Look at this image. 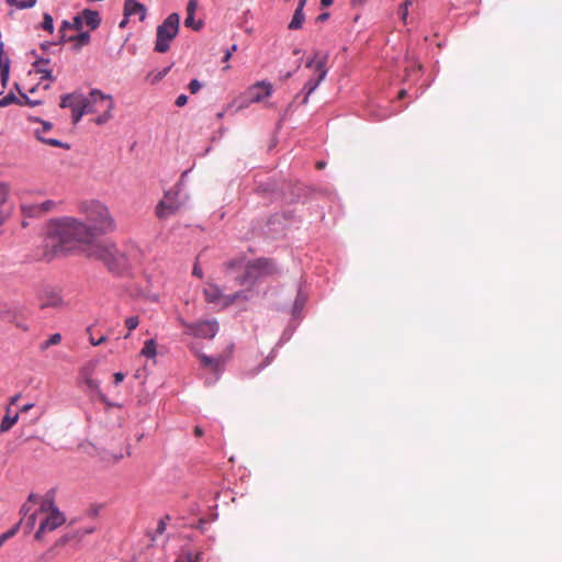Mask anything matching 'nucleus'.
I'll return each instance as SVG.
<instances>
[{"label": "nucleus", "instance_id": "obj_1", "mask_svg": "<svg viewBox=\"0 0 562 562\" xmlns=\"http://www.w3.org/2000/svg\"><path fill=\"white\" fill-rule=\"evenodd\" d=\"M95 237L93 228L75 217L50 221L44 238L43 256L49 261L77 244L93 245Z\"/></svg>", "mask_w": 562, "mask_h": 562}, {"label": "nucleus", "instance_id": "obj_2", "mask_svg": "<svg viewBox=\"0 0 562 562\" xmlns=\"http://www.w3.org/2000/svg\"><path fill=\"white\" fill-rule=\"evenodd\" d=\"M80 212L90 223L95 236L106 234L115 229V221L111 215L109 207L97 200L86 201L80 204Z\"/></svg>", "mask_w": 562, "mask_h": 562}, {"label": "nucleus", "instance_id": "obj_3", "mask_svg": "<svg viewBox=\"0 0 562 562\" xmlns=\"http://www.w3.org/2000/svg\"><path fill=\"white\" fill-rule=\"evenodd\" d=\"M88 257L103 261L112 271H121L128 265L126 254L110 243L91 245L88 250Z\"/></svg>", "mask_w": 562, "mask_h": 562}, {"label": "nucleus", "instance_id": "obj_4", "mask_svg": "<svg viewBox=\"0 0 562 562\" xmlns=\"http://www.w3.org/2000/svg\"><path fill=\"white\" fill-rule=\"evenodd\" d=\"M85 102L89 114H99L94 119L95 124L103 125L112 119V111L114 109L112 95L105 94L99 89H92L89 94L85 97Z\"/></svg>", "mask_w": 562, "mask_h": 562}, {"label": "nucleus", "instance_id": "obj_5", "mask_svg": "<svg viewBox=\"0 0 562 562\" xmlns=\"http://www.w3.org/2000/svg\"><path fill=\"white\" fill-rule=\"evenodd\" d=\"M327 59L328 56L326 54H322L319 52L314 53L313 57L310 58L305 67L306 68H314L315 77L310 78L304 87L303 92H305V97L303 99V103L306 104L308 101V97L316 90V88L319 86V83L326 78L327 76Z\"/></svg>", "mask_w": 562, "mask_h": 562}, {"label": "nucleus", "instance_id": "obj_6", "mask_svg": "<svg viewBox=\"0 0 562 562\" xmlns=\"http://www.w3.org/2000/svg\"><path fill=\"white\" fill-rule=\"evenodd\" d=\"M180 25V16L178 13L169 14L166 20L158 25L155 43L157 53H166L170 48V43L177 36Z\"/></svg>", "mask_w": 562, "mask_h": 562}, {"label": "nucleus", "instance_id": "obj_7", "mask_svg": "<svg viewBox=\"0 0 562 562\" xmlns=\"http://www.w3.org/2000/svg\"><path fill=\"white\" fill-rule=\"evenodd\" d=\"M277 272L278 268L272 260L265 258L256 259L247 263L244 274L238 278V283L240 285L254 284L258 279Z\"/></svg>", "mask_w": 562, "mask_h": 562}, {"label": "nucleus", "instance_id": "obj_8", "mask_svg": "<svg viewBox=\"0 0 562 562\" xmlns=\"http://www.w3.org/2000/svg\"><path fill=\"white\" fill-rule=\"evenodd\" d=\"M0 321L10 323L22 331L30 329L25 310L18 305L0 302Z\"/></svg>", "mask_w": 562, "mask_h": 562}, {"label": "nucleus", "instance_id": "obj_9", "mask_svg": "<svg viewBox=\"0 0 562 562\" xmlns=\"http://www.w3.org/2000/svg\"><path fill=\"white\" fill-rule=\"evenodd\" d=\"M180 189L175 187L165 192L164 199L156 206V215L159 218H166L176 214L183 205L179 200Z\"/></svg>", "mask_w": 562, "mask_h": 562}, {"label": "nucleus", "instance_id": "obj_10", "mask_svg": "<svg viewBox=\"0 0 562 562\" xmlns=\"http://www.w3.org/2000/svg\"><path fill=\"white\" fill-rule=\"evenodd\" d=\"M203 293L207 303L216 304L222 307H227L240 299L247 300V294L244 291L237 292L234 295H224L221 289L215 284H209Z\"/></svg>", "mask_w": 562, "mask_h": 562}, {"label": "nucleus", "instance_id": "obj_11", "mask_svg": "<svg viewBox=\"0 0 562 562\" xmlns=\"http://www.w3.org/2000/svg\"><path fill=\"white\" fill-rule=\"evenodd\" d=\"M179 322L186 328L187 334L199 338L211 339L218 331V324L216 321H203L196 324H189L182 318H179Z\"/></svg>", "mask_w": 562, "mask_h": 562}, {"label": "nucleus", "instance_id": "obj_12", "mask_svg": "<svg viewBox=\"0 0 562 562\" xmlns=\"http://www.w3.org/2000/svg\"><path fill=\"white\" fill-rule=\"evenodd\" d=\"M65 515L58 510V508H54L53 512L47 514L46 518L43 519L40 524V527L35 533L36 540H42L44 533L54 531L59 526L65 522Z\"/></svg>", "mask_w": 562, "mask_h": 562}, {"label": "nucleus", "instance_id": "obj_13", "mask_svg": "<svg viewBox=\"0 0 562 562\" xmlns=\"http://www.w3.org/2000/svg\"><path fill=\"white\" fill-rule=\"evenodd\" d=\"M271 93H272L271 85L267 83L265 81L255 83L247 91L249 102H252V103L262 101L263 99L270 97Z\"/></svg>", "mask_w": 562, "mask_h": 562}, {"label": "nucleus", "instance_id": "obj_14", "mask_svg": "<svg viewBox=\"0 0 562 562\" xmlns=\"http://www.w3.org/2000/svg\"><path fill=\"white\" fill-rule=\"evenodd\" d=\"M64 305L65 302L59 291L47 290L41 296L40 307L42 310L47 307L59 308Z\"/></svg>", "mask_w": 562, "mask_h": 562}, {"label": "nucleus", "instance_id": "obj_15", "mask_svg": "<svg viewBox=\"0 0 562 562\" xmlns=\"http://www.w3.org/2000/svg\"><path fill=\"white\" fill-rule=\"evenodd\" d=\"M124 15H138L139 20L144 21L146 18V8L144 4L137 2L136 0H125Z\"/></svg>", "mask_w": 562, "mask_h": 562}, {"label": "nucleus", "instance_id": "obj_16", "mask_svg": "<svg viewBox=\"0 0 562 562\" xmlns=\"http://www.w3.org/2000/svg\"><path fill=\"white\" fill-rule=\"evenodd\" d=\"M49 64L48 58H38L33 64L34 70L36 74L41 75V80H48L50 82H54L56 78L53 76V72L49 68L46 66Z\"/></svg>", "mask_w": 562, "mask_h": 562}, {"label": "nucleus", "instance_id": "obj_17", "mask_svg": "<svg viewBox=\"0 0 562 562\" xmlns=\"http://www.w3.org/2000/svg\"><path fill=\"white\" fill-rule=\"evenodd\" d=\"M198 8V0H189L187 4V18L184 20V25L187 27H191L193 30H200L202 26V22L199 21L195 23L194 21V14Z\"/></svg>", "mask_w": 562, "mask_h": 562}, {"label": "nucleus", "instance_id": "obj_18", "mask_svg": "<svg viewBox=\"0 0 562 562\" xmlns=\"http://www.w3.org/2000/svg\"><path fill=\"white\" fill-rule=\"evenodd\" d=\"M19 419V413H13L11 407L8 406L5 409V415L3 416L1 423H0V432H7L9 431L13 425Z\"/></svg>", "mask_w": 562, "mask_h": 562}, {"label": "nucleus", "instance_id": "obj_19", "mask_svg": "<svg viewBox=\"0 0 562 562\" xmlns=\"http://www.w3.org/2000/svg\"><path fill=\"white\" fill-rule=\"evenodd\" d=\"M82 100H85V95L81 93H77V92L67 93L60 98L59 105L63 109H65V108L71 109V108H75L76 104L81 103Z\"/></svg>", "mask_w": 562, "mask_h": 562}, {"label": "nucleus", "instance_id": "obj_20", "mask_svg": "<svg viewBox=\"0 0 562 562\" xmlns=\"http://www.w3.org/2000/svg\"><path fill=\"white\" fill-rule=\"evenodd\" d=\"M81 19L91 30H95L101 22L99 13L89 9L82 11Z\"/></svg>", "mask_w": 562, "mask_h": 562}, {"label": "nucleus", "instance_id": "obj_21", "mask_svg": "<svg viewBox=\"0 0 562 562\" xmlns=\"http://www.w3.org/2000/svg\"><path fill=\"white\" fill-rule=\"evenodd\" d=\"M199 358H200L201 363L204 367L210 368L213 371L220 370V368L223 364L222 358H212V357H209V356H205V355H201Z\"/></svg>", "mask_w": 562, "mask_h": 562}, {"label": "nucleus", "instance_id": "obj_22", "mask_svg": "<svg viewBox=\"0 0 562 562\" xmlns=\"http://www.w3.org/2000/svg\"><path fill=\"white\" fill-rule=\"evenodd\" d=\"M66 42H76L75 48L79 49L80 47L89 44L90 34L88 32H81L77 35H70L67 37Z\"/></svg>", "mask_w": 562, "mask_h": 562}, {"label": "nucleus", "instance_id": "obj_23", "mask_svg": "<svg viewBox=\"0 0 562 562\" xmlns=\"http://www.w3.org/2000/svg\"><path fill=\"white\" fill-rule=\"evenodd\" d=\"M71 112H72V122L75 124H77L85 114H89L85 100H82L81 103L76 104L75 108H71Z\"/></svg>", "mask_w": 562, "mask_h": 562}, {"label": "nucleus", "instance_id": "obj_24", "mask_svg": "<svg viewBox=\"0 0 562 562\" xmlns=\"http://www.w3.org/2000/svg\"><path fill=\"white\" fill-rule=\"evenodd\" d=\"M304 20V12L301 11L300 9H296L288 27L290 30H300L303 25Z\"/></svg>", "mask_w": 562, "mask_h": 562}, {"label": "nucleus", "instance_id": "obj_25", "mask_svg": "<svg viewBox=\"0 0 562 562\" xmlns=\"http://www.w3.org/2000/svg\"><path fill=\"white\" fill-rule=\"evenodd\" d=\"M202 554L203 553L201 551H198L195 553L184 551L178 557L176 562H201Z\"/></svg>", "mask_w": 562, "mask_h": 562}, {"label": "nucleus", "instance_id": "obj_26", "mask_svg": "<svg viewBox=\"0 0 562 562\" xmlns=\"http://www.w3.org/2000/svg\"><path fill=\"white\" fill-rule=\"evenodd\" d=\"M22 213L25 216L34 217L43 215L40 203L36 204H24L21 206Z\"/></svg>", "mask_w": 562, "mask_h": 562}, {"label": "nucleus", "instance_id": "obj_27", "mask_svg": "<svg viewBox=\"0 0 562 562\" xmlns=\"http://www.w3.org/2000/svg\"><path fill=\"white\" fill-rule=\"evenodd\" d=\"M18 524L23 527L25 533H30L36 524V513H32L30 516L22 518Z\"/></svg>", "mask_w": 562, "mask_h": 562}, {"label": "nucleus", "instance_id": "obj_28", "mask_svg": "<svg viewBox=\"0 0 562 562\" xmlns=\"http://www.w3.org/2000/svg\"><path fill=\"white\" fill-rule=\"evenodd\" d=\"M156 342L154 339H149L145 341L144 347L140 351V355L147 358H155L156 357Z\"/></svg>", "mask_w": 562, "mask_h": 562}, {"label": "nucleus", "instance_id": "obj_29", "mask_svg": "<svg viewBox=\"0 0 562 562\" xmlns=\"http://www.w3.org/2000/svg\"><path fill=\"white\" fill-rule=\"evenodd\" d=\"M35 135H36V138L38 140H41L42 143H44V144H47V145L53 146V147H65V148H68V145L63 144L60 140H58L56 138H47V137L43 136L42 132L40 130H36Z\"/></svg>", "mask_w": 562, "mask_h": 562}, {"label": "nucleus", "instance_id": "obj_30", "mask_svg": "<svg viewBox=\"0 0 562 562\" xmlns=\"http://www.w3.org/2000/svg\"><path fill=\"white\" fill-rule=\"evenodd\" d=\"M10 194V188L7 183L0 182V213H5L3 205L5 204Z\"/></svg>", "mask_w": 562, "mask_h": 562}, {"label": "nucleus", "instance_id": "obj_31", "mask_svg": "<svg viewBox=\"0 0 562 562\" xmlns=\"http://www.w3.org/2000/svg\"><path fill=\"white\" fill-rule=\"evenodd\" d=\"M54 508L57 507L54 504L53 496L46 495V497L41 503L40 512L49 514L50 512H53Z\"/></svg>", "mask_w": 562, "mask_h": 562}, {"label": "nucleus", "instance_id": "obj_32", "mask_svg": "<svg viewBox=\"0 0 562 562\" xmlns=\"http://www.w3.org/2000/svg\"><path fill=\"white\" fill-rule=\"evenodd\" d=\"M61 341V335L56 333V334H53L47 340H45L42 345H41V349L42 350H46L48 349L49 347L52 346H55V345H58L60 344Z\"/></svg>", "mask_w": 562, "mask_h": 562}, {"label": "nucleus", "instance_id": "obj_33", "mask_svg": "<svg viewBox=\"0 0 562 562\" xmlns=\"http://www.w3.org/2000/svg\"><path fill=\"white\" fill-rule=\"evenodd\" d=\"M139 324L138 316H130L125 319V326L127 328V334L124 336L125 338H128L131 335V331L134 330Z\"/></svg>", "mask_w": 562, "mask_h": 562}, {"label": "nucleus", "instance_id": "obj_34", "mask_svg": "<svg viewBox=\"0 0 562 562\" xmlns=\"http://www.w3.org/2000/svg\"><path fill=\"white\" fill-rule=\"evenodd\" d=\"M170 70V67H167L162 69L161 71H158L157 74H149L147 79L150 81V83L155 85L158 81H160Z\"/></svg>", "mask_w": 562, "mask_h": 562}, {"label": "nucleus", "instance_id": "obj_35", "mask_svg": "<svg viewBox=\"0 0 562 562\" xmlns=\"http://www.w3.org/2000/svg\"><path fill=\"white\" fill-rule=\"evenodd\" d=\"M12 103L22 104V101L19 100L13 93H9L5 97H3L2 99H0V108L10 105Z\"/></svg>", "mask_w": 562, "mask_h": 562}, {"label": "nucleus", "instance_id": "obj_36", "mask_svg": "<svg viewBox=\"0 0 562 562\" xmlns=\"http://www.w3.org/2000/svg\"><path fill=\"white\" fill-rule=\"evenodd\" d=\"M42 27L52 33L53 30H54V21H53V18L49 13H44L43 15V22H42Z\"/></svg>", "mask_w": 562, "mask_h": 562}, {"label": "nucleus", "instance_id": "obj_37", "mask_svg": "<svg viewBox=\"0 0 562 562\" xmlns=\"http://www.w3.org/2000/svg\"><path fill=\"white\" fill-rule=\"evenodd\" d=\"M20 524L14 525L10 530L0 536V544H3L7 540L14 537L19 531Z\"/></svg>", "mask_w": 562, "mask_h": 562}, {"label": "nucleus", "instance_id": "obj_38", "mask_svg": "<svg viewBox=\"0 0 562 562\" xmlns=\"http://www.w3.org/2000/svg\"><path fill=\"white\" fill-rule=\"evenodd\" d=\"M67 30H71V22H68V21H63L60 27H59V42L60 43H66V40L68 37L67 35Z\"/></svg>", "mask_w": 562, "mask_h": 562}, {"label": "nucleus", "instance_id": "obj_39", "mask_svg": "<svg viewBox=\"0 0 562 562\" xmlns=\"http://www.w3.org/2000/svg\"><path fill=\"white\" fill-rule=\"evenodd\" d=\"M9 71H10V60H5V64L0 67V77H1V82L3 86H5V83L9 79Z\"/></svg>", "mask_w": 562, "mask_h": 562}, {"label": "nucleus", "instance_id": "obj_40", "mask_svg": "<svg viewBox=\"0 0 562 562\" xmlns=\"http://www.w3.org/2000/svg\"><path fill=\"white\" fill-rule=\"evenodd\" d=\"M56 203L53 200H47L40 203L41 211L43 214L50 212L55 207Z\"/></svg>", "mask_w": 562, "mask_h": 562}, {"label": "nucleus", "instance_id": "obj_41", "mask_svg": "<svg viewBox=\"0 0 562 562\" xmlns=\"http://www.w3.org/2000/svg\"><path fill=\"white\" fill-rule=\"evenodd\" d=\"M37 0H19L18 9L24 10L33 8L36 4Z\"/></svg>", "mask_w": 562, "mask_h": 562}, {"label": "nucleus", "instance_id": "obj_42", "mask_svg": "<svg viewBox=\"0 0 562 562\" xmlns=\"http://www.w3.org/2000/svg\"><path fill=\"white\" fill-rule=\"evenodd\" d=\"M201 87H202L201 82L198 79H193L190 81L188 88L192 94H195L200 91Z\"/></svg>", "mask_w": 562, "mask_h": 562}, {"label": "nucleus", "instance_id": "obj_43", "mask_svg": "<svg viewBox=\"0 0 562 562\" xmlns=\"http://www.w3.org/2000/svg\"><path fill=\"white\" fill-rule=\"evenodd\" d=\"M82 19L80 15H77L74 18V21L71 22V30H75V31H80L81 27H82Z\"/></svg>", "mask_w": 562, "mask_h": 562}, {"label": "nucleus", "instance_id": "obj_44", "mask_svg": "<svg viewBox=\"0 0 562 562\" xmlns=\"http://www.w3.org/2000/svg\"><path fill=\"white\" fill-rule=\"evenodd\" d=\"M86 384L87 386L90 389V390H93V391H99V382L91 379V378H87L86 379Z\"/></svg>", "mask_w": 562, "mask_h": 562}, {"label": "nucleus", "instance_id": "obj_45", "mask_svg": "<svg viewBox=\"0 0 562 562\" xmlns=\"http://www.w3.org/2000/svg\"><path fill=\"white\" fill-rule=\"evenodd\" d=\"M89 340H90L91 345L99 346V345L103 344L104 341H106V336H100L99 338L94 339V337L90 334Z\"/></svg>", "mask_w": 562, "mask_h": 562}, {"label": "nucleus", "instance_id": "obj_46", "mask_svg": "<svg viewBox=\"0 0 562 562\" xmlns=\"http://www.w3.org/2000/svg\"><path fill=\"white\" fill-rule=\"evenodd\" d=\"M5 60H10L4 52V44L0 42V67L5 64Z\"/></svg>", "mask_w": 562, "mask_h": 562}, {"label": "nucleus", "instance_id": "obj_47", "mask_svg": "<svg viewBox=\"0 0 562 562\" xmlns=\"http://www.w3.org/2000/svg\"><path fill=\"white\" fill-rule=\"evenodd\" d=\"M188 102V97L186 94H180L177 99H176V105L177 106H183L186 105Z\"/></svg>", "mask_w": 562, "mask_h": 562}, {"label": "nucleus", "instance_id": "obj_48", "mask_svg": "<svg viewBox=\"0 0 562 562\" xmlns=\"http://www.w3.org/2000/svg\"><path fill=\"white\" fill-rule=\"evenodd\" d=\"M409 4H412V2L409 0H405V2L400 8V12H401L403 19H405L407 15V7Z\"/></svg>", "mask_w": 562, "mask_h": 562}, {"label": "nucleus", "instance_id": "obj_49", "mask_svg": "<svg viewBox=\"0 0 562 562\" xmlns=\"http://www.w3.org/2000/svg\"><path fill=\"white\" fill-rule=\"evenodd\" d=\"M22 99H23L22 104H27V105H31V106H35V105L41 103V101H32V100H30L25 94H22Z\"/></svg>", "mask_w": 562, "mask_h": 562}, {"label": "nucleus", "instance_id": "obj_50", "mask_svg": "<svg viewBox=\"0 0 562 562\" xmlns=\"http://www.w3.org/2000/svg\"><path fill=\"white\" fill-rule=\"evenodd\" d=\"M113 376H114V383L119 384V383H121L124 380L125 375L122 372H116V373H114Z\"/></svg>", "mask_w": 562, "mask_h": 562}, {"label": "nucleus", "instance_id": "obj_51", "mask_svg": "<svg viewBox=\"0 0 562 562\" xmlns=\"http://www.w3.org/2000/svg\"><path fill=\"white\" fill-rule=\"evenodd\" d=\"M192 274L196 276L198 278H202V269L198 265H195L193 267Z\"/></svg>", "mask_w": 562, "mask_h": 562}, {"label": "nucleus", "instance_id": "obj_52", "mask_svg": "<svg viewBox=\"0 0 562 562\" xmlns=\"http://www.w3.org/2000/svg\"><path fill=\"white\" fill-rule=\"evenodd\" d=\"M20 396V394H15L14 396H12L9 401V406L11 407L12 405H15L19 402Z\"/></svg>", "mask_w": 562, "mask_h": 562}, {"label": "nucleus", "instance_id": "obj_53", "mask_svg": "<svg viewBox=\"0 0 562 562\" xmlns=\"http://www.w3.org/2000/svg\"><path fill=\"white\" fill-rule=\"evenodd\" d=\"M33 406H34V404H33V403H29V404L23 405V406L21 407V409H20V411H21L22 413H26V412H29L31 408H33Z\"/></svg>", "mask_w": 562, "mask_h": 562}, {"label": "nucleus", "instance_id": "obj_54", "mask_svg": "<svg viewBox=\"0 0 562 562\" xmlns=\"http://www.w3.org/2000/svg\"><path fill=\"white\" fill-rule=\"evenodd\" d=\"M193 431L196 437H202L204 434L203 429L199 426H195Z\"/></svg>", "mask_w": 562, "mask_h": 562}, {"label": "nucleus", "instance_id": "obj_55", "mask_svg": "<svg viewBox=\"0 0 562 562\" xmlns=\"http://www.w3.org/2000/svg\"><path fill=\"white\" fill-rule=\"evenodd\" d=\"M50 128H52V124H50V123H48V122H43V128H42V130H40V131H41V132H42V134H43L44 132H48Z\"/></svg>", "mask_w": 562, "mask_h": 562}, {"label": "nucleus", "instance_id": "obj_56", "mask_svg": "<svg viewBox=\"0 0 562 562\" xmlns=\"http://www.w3.org/2000/svg\"><path fill=\"white\" fill-rule=\"evenodd\" d=\"M8 217H9L8 213H0V227L5 223Z\"/></svg>", "mask_w": 562, "mask_h": 562}, {"label": "nucleus", "instance_id": "obj_57", "mask_svg": "<svg viewBox=\"0 0 562 562\" xmlns=\"http://www.w3.org/2000/svg\"><path fill=\"white\" fill-rule=\"evenodd\" d=\"M329 14L328 13H322L317 16V21H326L328 19Z\"/></svg>", "mask_w": 562, "mask_h": 562}, {"label": "nucleus", "instance_id": "obj_58", "mask_svg": "<svg viewBox=\"0 0 562 562\" xmlns=\"http://www.w3.org/2000/svg\"><path fill=\"white\" fill-rule=\"evenodd\" d=\"M306 1H307V0H300V1H299V5H297V8H296V9H300L301 11H303V9H304V7H305V4H306Z\"/></svg>", "mask_w": 562, "mask_h": 562}, {"label": "nucleus", "instance_id": "obj_59", "mask_svg": "<svg viewBox=\"0 0 562 562\" xmlns=\"http://www.w3.org/2000/svg\"><path fill=\"white\" fill-rule=\"evenodd\" d=\"M5 2H7V4H9V5H14V7H16V8H18V2H19V0H5Z\"/></svg>", "mask_w": 562, "mask_h": 562}, {"label": "nucleus", "instance_id": "obj_60", "mask_svg": "<svg viewBox=\"0 0 562 562\" xmlns=\"http://www.w3.org/2000/svg\"><path fill=\"white\" fill-rule=\"evenodd\" d=\"M231 56H232V53H231L229 50H227V52H226V54H225V55H224V57H223V61H224V63L228 61V59L231 58Z\"/></svg>", "mask_w": 562, "mask_h": 562}, {"label": "nucleus", "instance_id": "obj_61", "mask_svg": "<svg viewBox=\"0 0 562 562\" xmlns=\"http://www.w3.org/2000/svg\"><path fill=\"white\" fill-rule=\"evenodd\" d=\"M236 265H237V261H231V262H227V263H226V267H227L228 269H234V268L236 267Z\"/></svg>", "mask_w": 562, "mask_h": 562}, {"label": "nucleus", "instance_id": "obj_62", "mask_svg": "<svg viewBox=\"0 0 562 562\" xmlns=\"http://www.w3.org/2000/svg\"><path fill=\"white\" fill-rule=\"evenodd\" d=\"M321 3L323 7H329L333 3V0H322Z\"/></svg>", "mask_w": 562, "mask_h": 562}, {"label": "nucleus", "instance_id": "obj_63", "mask_svg": "<svg viewBox=\"0 0 562 562\" xmlns=\"http://www.w3.org/2000/svg\"><path fill=\"white\" fill-rule=\"evenodd\" d=\"M159 532H162L165 530V522L164 521H160L159 525H158V529H157Z\"/></svg>", "mask_w": 562, "mask_h": 562}, {"label": "nucleus", "instance_id": "obj_64", "mask_svg": "<svg viewBox=\"0 0 562 562\" xmlns=\"http://www.w3.org/2000/svg\"><path fill=\"white\" fill-rule=\"evenodd\" d=\"M325 166H326L325 161H318V162L316 164V168H317V169H323Z\"/></svg>", "mask_w": 562, "mask_h": 562}]
</instances>
